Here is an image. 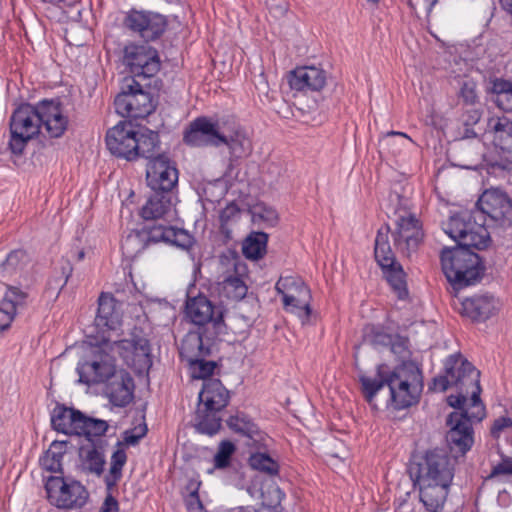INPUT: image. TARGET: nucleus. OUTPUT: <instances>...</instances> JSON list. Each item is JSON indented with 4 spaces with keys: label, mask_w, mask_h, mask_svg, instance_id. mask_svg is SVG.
I'll return each mask as SVG.
<instances>
[{
    "label": "nucleus",
    "mask_w": 512,
    "mask_h": 512,
    "mask_svg": "<svg viewBox=\"0 0 512 512\" xmlns=\"http://www.w3.org/2000/svg\"><path fill=\"white\" fill-rule=\"evenodd\" d=\"M480 371L461 354L450 355L445 361V373L433 379V389L444 392L448 386H471V398L468 409L451 412L446 425L449 430L446 442L454 457L464 456L474 443L472 421L480 422L486 415L485 406L480 399Z\"/></svg>",
    "instance_id": "f257e3e1"
},
{
    "label": "nucleus",
    "mask_w": 512,
    "mask_h": 512,
    "mask_svg": "<svg viewBox=\"0 0 512 512\" xmlns=\"http://www.w3.org/2000/svg\"><path fill=\"white\" fill-rule=\"evenodd\" d=\"M360 383L363 396L371 407L377 408L376 398L381 396L387 407L403 409L418 401L423 376L420 368L408 361L393 370L387 365H379L375 378L361 376Z\"/></svg>",
    "instance_id": "f03ea898"
},
{
    "label": "nucleus",
    "mask_w": 512,
    "mask_h": 512,
    "mask_svg": "<svg viewBox=\"0 0 512 512\" xmlns=\"http://www.w3.org/2000/svg\"><path fill=\"white\" fill-rule=\"evenodd\" d=\"M9 126V148L13 154H22L27 143L38 136L42 126L49 137H61L67 130L68 118L63 114L60 102L44 99L36 105L24 103L17 107Z\"/></svg>",
    "instance_id": "7ed1b4c3"
},
{
    "label": "nucleus",
    "mask_w": 512,
    "mask_h": 512,
    "mask_svg": "<svg viewBox=\"0 0 512 512\" xmlns=\"http://www.w3.org/2000/svg\"><path fill=\"white\" fill-rule=\"evenodd\" d=\"M472 247H445L440 259L444 275L455 290L474 285L484 275L485 266Z\"/></svg>",
    "instance_id": "20e7f679"
},
{
    "label": "nucleus",
    "mask_w": 512,
    "mask_h": 512,
    "mask_svg": "<svg viewBox=\"0 0 512 512\" xmlns=\"http://www.w3.org/2000/svg\"><path fill=\"white\" fill-rule=\"evenodd\" d=\"M444 232L457 242L458 246L484 250L491 244V238L483 215L478 210L460 211L443 223Z\"/></svg>",
    "instance_id": "39448f33"
},
{
    "label": "nucleus",
    "mask_w": 512,
    "mask_h": 512,
    "mask_svg": "<svg viewBox=\"0 0 512 512\" xmlns=\"http://www.w3.org/2000/svg\"><path fill=\"white\" fill-rule=\"evenodd\" d=\"M389 201L394 204L395 230L392 232L394 246L409 257L415 252L424 238L422 223L408 208V200L398 193H391Z\"/></svg>",
    "instance_id": "423d86ee"
},
{
    "label": "nucleus",
    "mask_w": 512,
    "mask_h": 512,
    "mask_svg": "<svg viewBox=\"0 0 512 512\" xmlns=\"http://www.w3.org/2000/svg\"><path fill=\"white\" fill-rule=\"evenodd\" d=\"M116 351L113 341L102 338L91 344L77 365L79 381L84 384L104 383L116 370Z\"/></svg>",
    "instance_id": "0eeeda50"
},
{
    "label": "nucleus",
    "mask_w": 512,
    "mask_h": 512,
    "mask_svg": "<svg viewBox=\"0 0 512 512\" xmlns=\"http://www.w3.org/2000/svg\"><path fill=\"white\" fill-rule=\"evenodd\" d=\"M147 85L136 78H124L121 91L114 100L117 114L133 119L149 116L156 104L150 92L145 89Z\"/></svg>",
    "instance_id": "6e6552de"
},
{
    "label": "nucleus",
    "mask_w": 512,
    "mask_h": 512,
    "mask_svg": "<svg viewBox=\"0 0 512 512\" xmlns=\"http://www.w3.org/2000/svg\"><path fill=\"white\" fill-rule=\"evenodd\" d=\"M390 231V226L388 224H385L378 230L375 239L374 255L392 290L399 299L404 300L409 294L405 280L406 275L401 264L397 262L394 253L391 250L388 241Z\"/></svg>",
    "instance_id": "1a4fd4ad"
},
{
    "label": "nucleus",
    "mask_w": 512,
    "mask_h": 512,
    "mask_svg": "<svg viewBox=\"0 0 512 512\" xmlns=\"http://www.w3.org/2000/svg\"><path fill=\"white\" fill-rule=\"evenodd\" d=\"M411 477L415 481H443L452 483L454 460L440 449L429 450L418 462L410 466Z\"/></svg>",
    "instance_id": "9d476101"
},
{
    "label": "nucleus",
    "mask_w": 512,
    "mask_h": 512,
    "mask_svg": "<svg viewBox=\"0 0 512 512\" xmlns=\"http://www.w3.org/2000/svg\"><path fill=\"white\" fill-rule=\"evenodd\" d=\"M45 489L49 502L59 509H81L89 498L84 485L79 481L66 480L63 477H50Z\"/></svg>",
    "instance_id": "9b49d317"
},
{
    "label": "nucleus",
    "mask_w": 512,
    "mask_h": 512,
    "mask_svg": "<svg viewBox=\"0 0 512 512\" xmlns=\"http://www.w3.org/2000/svg\"><path fill=\"white\" fill-rule=\"evenodd\" d=\"M123 64L131 76L140 81L154 77L161 68L158 51L147 44L126 45L123 50Z\"/></svg>",
    "instance_id": "f8f14e48"
},
{
    "label": "nucleus",
    "mask_w": 512,
    "mask_h": 512,
    "mask_svg": "<svg viewBox=\"0 0 512 512\" xmlns=\"http://www.w3.org/2000/svg\"><path fill=\"white\" fill-rule=\"evenodd\" d=\"M483 215V221L487 216L492 225L508 228L512 226V203L507 194L497 190H486L476 202V208Z\"/></svg>",
    "instance_id": "ddd939ff"
},
{
    "label": "nucleus",
    "mask_w": 512,
    "mask_h": 512,
    "mask_svg": "<svg viewBox=\"0 0 512 512\" xmlns=\"http://www.w3.org/2000/svg\"><path fill=\"white\" fill-rule=\"evenodd\" d=\"M226 123L209 117H198L193 120L189 128L184 132V142L193 147H206L221 145L225 140L224 130Z\"/></svg>",
    "instance_id": "4468645a"
},
{
    "label": "nucleus",
    "mask_w": 512,
    "mask_h": 512,
    "mask_svg": "<svg viewBox=\"0 0 512 512\" xmlns=\"http://www.w3.org/2000/svg\"><path fill=\"white\" fill-rule=\"evenodd\" d=\"M185 309L187 317L195 325H211L213 336L223 332L225 328L223 309L214 305L206 296L200 294L197 297L188 298Z\"/></svg>",
    "instance_id": "2eb2a0df"
},
{
    "label": "nucleus",
    "mask_w": 512,
    "mask_h": 512,
    "mask_svg": "<svg viewBox=\"0 0 512 512\" xmlns=\"http://www.w3.org/2000/svg\"><path fill=\"white\" fill-rule=\"evenodd\" d=\"M116 354L138 373L152 366L151 346L145 337L133 335L131 339L113 341Z\"/></svg>",
    "instance_id": "dca6fc26"
},
{
    "label": "nucleus",
    "mask_w": 512,
    "mask_h": 512,
    "mask_svg": "<svg viewBox=\"0 0 512 512\" xmlns=\"http://www.w3.org/2000/svg\"><path fill=\"white\" fill-rule=\"evenodd\" d=\"M124 25L148 42L159 39L166 31L168 22L159 13L132 9L126 14Z\"/></svg>",
    "instance_id": "f3484780"
},
{
    "label": "nucleus",
    "mask_w": 512,
    "mask_h": 512,
    "mask_svg": "<svg viewBox=\"0 0 512 512\" xmlns=\"http://www.w3.org/2000/svg\"><path fill=\"white\" fill-rule=\"evenodd\" d=\"M276 291L282 295L284 308L294 311L303 310L305 318L311 314L310 290L303 280L297 276L280 277L275 285Z\"/></svg>",
    "instance_id": "a211bd4d"
},
{
    "label": "nucleus",
    "mask_w": 512,
    "mask_h": 512,
    "mask_svg": "<svg viewBox=\"0 0 512 512\" xmlns=\"http://www.w3.org/2000/svg\"><path fill=\"white\" fill-rule=\"evenodd\" d=\"M146 181L152 191L173 194L178 183V169L167 155H158L147 164Z\"/></svg>",
    "instance_id": "6ab92c4d"
},
{
    "label": "nucleus",
    "mask_w": 512,
    "mask_h": 512,
    "mask_svg": "<svg viewBox=\"0 0 512 512\" xmlns=\"http://www.w3.org/2000/svg\"><path fill=\"white\" fill-rule=\"evenodd\" d=\"M449 155L455 166L476 169L484 159L485 146L479 136L461 135L450 148Z\"/></svg>",
    "instance_id": "aec40b11"
},
{
    "label": "nucleus",
    "mask_w": 512,
    "mask_h": 512,
    "mask_svg": "<svg viewBox=\"0 0 512 512\" xmlns=\"http://www.w3.org/2000/svg\"><path fill=\"white\" fill-rule=\"evenodd\" d=\"M137 128L128 121L119 122L106 134L108 150L116 157L133 161L134 144Z\"/></svg>",
    "instance_id": "412c9836"
},
{
    "label": "nucleus",
    "mask_w": 512,
    "mask_h": 512,
    "mask_svg": "<svg viewBox=\"0 0 512 512\" xmlns=\"http://www.w3.org/2000/svg\"><path fill=\"white\" fill-rule=\"evenodd\" d=\"M104 394L116 407H126L134 398L135 384L124 369H117L105 382Z\"/></svg>",
    "instance_id": "4be33fe9"
},
{
    "label": "nucleus",
    "mask_w": 512,
    "mask_h": 512,
    "mask_svg": "<svg viewBox=\"0 0 512 512\" xmlns=\"http://www.w3.org/2000/svg\"><path fill=\"white\" fill-rule=\"evenodd\" d=\"M29 264L30 259L24 250H13L0 264V278L15 281L20 286L28 288L31 284L28 270Z\"/></svg>",
    "instance_id": "5701e85b"
},
{
    "label": "nucleus",
    "mask_w": 512,
    "mask_h": 512,
    "mask_svg": "<svg viewBox=\"0 0 512 512\" xmlns=\"http://www.w3.org/2000/svg\"><path fill=\"white\" fill-rule=\"evenodd\" d=\"M144 246L149 243L164 242L184 250L189 249L193 244V237L184 229L173 226L153 225L145 233V238H141Z\"/></svg>",
    "instance_id": "b1692460"
},
{
    "label": "nucleus",
    "mask_w": 512,
    "mask_h": 512,
    "mask_svg": "<svg viewBox=\"0 0 512 512\" xmlns=\"http://www.w3.org/2000/svg\"><path fill=\"white\" fill-rule=\"evenodd\" d=\"M485 132L492 135L494 146L500 150L502 157L512 164V120L505 116L488 119Z\"/></svg>",
    "instance_id": "393cba45"
},
{
    "label": "nucleus",
    "mask_w": 512,
    "mask_h": 512,
    "mask_svg": "<svg viewBox=\"0 0 512 512\" xmlns=\"http://www.w3.org/2000/svg\"><path fill=\"white\" fill-rule=\"evenodd\" d=\"M108 443L104 439L91 441L79 448V462L83 471L100 476L106 464L105 449Z\"/></svg>",
    "instance_id": "a878e982"
},
{
    "label": "nucleus",
    "mask_w": 512,
    "mask_h": 512,
    "mask_svg": "<svg viewBox=\"0 0 512 512\" xmlns=\"http://www.w3.org/2000/svg\"><path fill=\"white\" fill-rule=\"evenodd\" d=\"M326 80V72L314 66L298 67L288 76L290 87L297 91L305 89L320 91L325 86Z\"/></svg>",
    "instance_id": "bb28decb"
},
{
    "label": "nucleus",
    "mask_w": 512,
    "mask_h": 512,
    "mask_svg": "<svg viewBox=\"0 0 512 512\" xmlns=\"http://www.w3.org/2000/svg\"><path fill=\"white\" fill-rule=\"evenodd\" d=\"M420 501L429 512H438L446 502L451 483L443 481H415Z\"/></svg>",
    "instance_id": "cd10ccee"
},
{
    "label": "nucleus",
    "mask_w": 512,
    "mask_h": 512,
    "mask_svg": "<svg viewBox=\"0 0 512 512\" xmlns=\"http://www.w3.org/2000/svg\"><path fill=\"white\" fill-rule=\"evenodd\" d=\"M496 311V301L488 294L475 295L461 302V314L473 322H484Z\"/></svg>",
    "instance_id": "c85d7f7f"
},
{
    "label": "nucleus",
    "mask_w": 512,
    "mask_h": 512,
    "mask_svg": "<svg viewBox=\"0 0 512 512\" xmlns=\"http://www.w3.org/2000/svg\"><path fill=\"white\" fill-rule=\"evenodd\" d=\"M117 302L118 300L111 293L100 294L95 317L96 327L102 330H115L120 326L122 314L117 307Z\"/></svg>",
    "instance_id": "c756f323"
},
{
    "label": "nucleus",
    "mask_w": 512,
    "mask_h": 512,
    "mask_svg": "<svg viewBox=\"0 0 512 512\" xmlns=\"http://www.w3.org/2000/svg\"><path fill=\"white\" fill-rule=\"evenodd\" d=\"M229 391L218 379H209L204 382L199 393V401L204 408L210 411H221L229 402Z\"/></svg>",
    "instance_id": "7c9ffc66"
},
{
    "label": "nucleus",
    "mask_w": 512,
    "mask_h": 512,
    "mask_svg": "<svg viewBox=\"0 0 512 512\" xmlns=\"http://www.w3.org/2000/svg\"><path fill=\"white\" fill-rule=\"evenodd\" d=\"M27 296V292L19 287L7 285V292L0 302V333L10 327L17 307L25 304Z\"/></svg>",
    "instance_id": "2f4dec72"
},
{
    "label": "nucleus",
    "mask_w": 512,
    "mask_h": 512,
    "mask_svg": "<svg viewBox=\"0 0 512 512\" xmlns=\"http://www.w3.org/2000/svg\"><path fill=\"white\" fill-rule=\"evenodd\" d=\"M211 354V339L204 332L190 331L181 342L180 355L187 362L198 358L207 357Z\"/></svg>",
    "instance_id": "473e14b6"
},
{
    "label": "nucleus",
    "mask_w": 512,
    "mask_h": 512,
    "mask_svg": "<svg viewBox=\"0 0 512 512\" xmlns=\"http://www.w3.org/2000/svg\"><path fill=\"white\" fill-rule=\"evenodd\" d=\"M133 160L143 157L150 162L158 155H163L160 152L159 134L148 128H137L135 144H134Z\"/></svg>",
    "instance_id": "72a5a7b5"
},
{
    "label": "nucleus",
    "mask_w": 512,
    "mask_h": 512,
    "mask_svg": "<svg viewBox=\"0 0 512 512\" xmlns=\"http://www.w3.org/2000/svg\"><path fill=\"white\" fill-rule=\"evenodd\" d=\"M173 194L163 191H153V194L142 206L140 215L145 220H157L172 212Z\"/></svg>",
    "instance_id": "f704fd0d"
},
{
    "label": "nucleus",
    "mask_w": 512,
    "mask_h": 512,
    "mask_svg": "<svg viewBox=\"0 0 512 512\" xmlns=\"http://www.w3.org/2000/svg\"><path fill=\"white\" fill-rule=\"evenodd\" d=\"M82 412L57 404L51 413L52 427L64 434H75L80 427Z\"/></svg>",
    "instance_id": "c9c22d12"
},
{
    "label": "nucleus",
    "mask_w": 512,
    "mask_h": 512,
    "mask_svg": "<svg viewBox=\"0 0 512 512\" xmlns=\"http://www.w3.org/2000/svg\"><path fill=\"white\" fill-rule=\"evenodd\" d=\"M224 134L225 140L221 141V144L228 146L232 158H243L251 153V141L243 131L226 125Z\"/></svg>",
    "instance_id": "e433bc0d"
},
{
    "label": "nucleus",
    "mask_w": 512,
    "mask_h": 512,
    "mask_svg": "<svg viewBox=\"0 0 512 512\" xmlns=\"http://www.w3.org/2000/svg\"><path fill=\"white\" fill-rule=\"evenodd\" d=\"M227 426L237 434L245 436L251 440L259 441L262 439L258 426L243 412H237L226 420Z\"/></svg>",
    "instance_id": "4c0bfd02"
},
{
    "label": "nucleus",
    "mask_w": 512,
    "mask_h": 512,
    "mask_svg": "<svg viewBox=\"0 0 512 512\" xmlns=\"http://www.w3.org/2000/svg\"><path fill=\"white\" fill-rule=\"evenodd\" d=\"M268 234L251 232L243 241V255L250 260H259L266 254Z\"/></svg>",
    "instance_id": "58836bf2"
},
{
    "label": "nucleus",
    "mask_w": 512,
    "mask_h": 512,
    "mask_svg": "<svg viewBox=\"0 0 512 512\" xmlns=\"http://www.w3.org/2000/svg\"><path fill=\"white\" fill-rule=\"evenodd\" d=\"M79 426L76 435L85 436L87 443L101 439L100 437L106 433L109 427L105 420L91 418L84 414H82Z\"/></svg>",
    "instance_id": "ea45409f"
},
{
    "label": "nucleus",
    "mask_w": 512,
    "mask_h": 512,
    "mask_svg": "<svg viewBox=\"0 0 512 512\" xmlns=\"http://www.w3.org/2000/svg\"><path fill=\"white\" fill-rule=\"evenodd\" d=\"M127 462V454L123 442H117V449L111 456V464L108 475L105 477V484L108 490L115 487L122 477V469Z\"/></svg>",
    "instance_id": "a19ab883"
},
{
    "label": "nucleus",
    "mask_w": 512,
    "mask_h": 512,
    "mask_svg": "<svg viewBox=\"0 0 512 512\" xmlns=\"http://www.w3.org/2000/svg\"><path fill=\"white\" fill-rule=\"evenodd\" d=\"M66 452V442L54 441L45 455L41 458V465L50 472L62 473V458Z\"/></svg>",
    "instance_id": "79ce46f5"
},
{
    "label": "nucleus",
    "mask_w": 512,
    "mask_h": 512,
    "mask_svg": "<svg viewBox=\"0 0 512 512\" xmlns=\"http://www.w3.org/2000/svg\"><path fill=\"white\" fill-rule=\"evenodd\" d=\"M491 91L495 94V103L503 111L512 112V82L496 78L492 81Z\"/></svg>",
    "instance_id": "37998d69"
},
{
    "label": "nucleus",
    "mask_w": 512,
    "mask_h": 512,
    "mask_svg": "<svg viewBox=\"0 0 512 512\" xmlns=\"http://www.w3.org/2000/svg\"><path fill=\"white\" fill-rule=\"evenodd\" d=\"M219 411H210L204 408L198 409L197 418L199 419L196 428L200 433L207 435L216 434L221 428V418L217 415Z\"/></svg>",
    "instance_id": "c03bdc74"
},
{
    "label": "nucleus",
    "mask_w": 512,
    "mask_h": 512,
    "mask_svg": "<svg viewBox=\"0 0 512 512\" xmlns=\"http://www.w3.org/2000/svg\"><path fill=\"white\" fill-rule=\"evenodd\" d=\"M249 465L252 469L264 472L268 475L277 474L279 465L267 453L256 452L250 455Z\"/></svg>",
    "instance_id": "a18cd8bd"
},
{
    "label": "nucleus",
    "mask_w": 512,
    "mask_h": 512,
    "mask_svg": "<svg viewBox=\"0 0 512 512\" xmlns=\"http://www.w3.org/2000/svg\"><path fill=\"white\" fill-rule=\"evenodd\" d=\"M222 293L231 300H242L247 294V286L242 279L237 276H230L222 283Z\"/></svg>",
    "instance_id": "49530a36"
},
{
    "label": "nucleus",
    "mask_w": 512,
    "mask_h": 512,
    "mask_svg": "<svg viewBox=\"0 0 512 512\" xmlns=\"http://www.w3.org/2000/svg\"><path fill=\"white\" fill-rule=\"evenodd\" d=\"M482 117V110L478 107L471 106L466 109L461 116L463 129L459 132L464 137L479 136V132L474 129Z\"/></svg>",
    "instance_id": "de8ad7c7"
},
{
    "label": "nucleus",
    "mask_w": 512,
    "mask_h": 512,
    "mask_svg": "<svg viewBox=\"0 0 512 512\" xmlns=\"http://www.w3.org/2000/svg\"><path fill=\"white\" fill-rule=\"evenodd\" d=\"M205 358L206 357H198L188 362L193 378L206 379L213 374L216 368V362L208 361Z\"/></svg>",
    "instance_id": "09e8293b"
},
{
    "label": "nucleus",
    "mask_w": 512,
    "mask_h": 512,
    "mask_svg": "<svg viewBox=\"0 0 512 512\" xmlns=\"http://www.w3.org/2000/svg\"><path fill=\"white\" fill-rule=\"evenodd\" d=\"M241 210L238 205L234 202L229 203L225 208H223L219 215L220 220V229L226 235L227 238H230L231 231L228 228V225L240 218Z\"/></svg>",
    "instance_id": "8fccbe9b"
},
{
    "label": "nucleus",
    "mask_w": 512,
    "mask_h": 512,
    "mask_svg": "<svg viewBox=\"0 0 512 512\" xmlns=\"http://www.w3.org/2000/svg\"><path fill=\"white\" fill-rule=\"evenodd\" d=\"M236 448L230 441H222L218 447V451L214 456V467L216 469H224L229 466L232 455Z\"/></svg>",
    "instance_id": "3c124183"
},
{
    "label": "nucleus",
    "mask_w": 512,
    "mask_h": 512,
    "mask_svg": "<svg viewBox=\"0 0 512 512\" xmlns=\"http://www.w3.org/2000/svg\"><path fill=\"white\" fill-rule=\"evenodd\" d=\"M253 221H262L268 226H275L278 222V214L271 207L257 205L253 211Z\"/></svg>",
    "instance_id": "603ef678"
},
{
    "label": "nucleus",
    "mask_w": 512,
    "mask_h": 512,
    "mask_svg": "<svg viewBox=\"0 0 512 512\" xmlns=\"http://www.w3.org/2000/svg\"><path fill=\"white\" fill-rule=\"evenodd\" d=\"M449 387H456L459 391L458 395H450L448 398H447V402L448 404L453 407V408H456L458 410H461L463 411L464 410V406L467 402V395L468 394H471V386L469 385H456V384H450L448 386Z\"/></svg>",
    "instance_id": "864d4df0"
},
{
    "label": "nucleus",
    "mask_w": 512,
    "mask_h": 512,
    "mask_svg": "<svg viewBox=\"0 0 512 512\" xmlns=\"http://www.w3.org/2000/svg\"><path fill=\"white\" fill-rule=\"evenodd\" d=\"M459 97L462 99L464 104L475 106L478 102L476 83L472 80L464 81L459 91Z\"/></svg>",
    "instance_id": "5fc2aeb1"
},
{
    "label": "nucleus",
    "mask_w": 512,
    "mask_h": 512,
    "mask_svg": "<svg viewBox=\"0 0 512 512\" xmlns=\"http://www.w3.org/2000/svg\"><path fill=\"white\" fill-rule=\"evenodd\" d=\"M146 424H141L123 433V447L125 445H136L147 434Z\"/></svg>",
    "instance_id": "6e6d98bb"
},
{
    "label": "nucleus",
    "mask_w": 512,
    "mask_h": 512,
    "mask_svg": "<svg viewBox=\"0 0 512 512\" xmlns=\"http://www.w3.org/2000/svg\"><path fill=\"white\" fill-rule=\"evenodd\" d=\"M510 428H512V419L510 417L501 416L494 420L490 434L494 439H499L500 435Z\"/></svg>",
    "instance_id": "4d7b16f0"
},
{
    "label": "nucleus",
    "mask_w": 512,
    "mask_h": 512,
    "mask_svg": "<svg viewBox=\"0 0 512 512\" xmlns=\"http://www.w3.org/2000/svg\"><path fill=\"white\" fill-rule=\"evenodd\" d=\"M188 489H190V493L188 498L186 499L187 508L190 511H202L203 504L198 495V485L191 484L190 486H188Z\"/></svg>",
    "instance_id": "13d9d810"
},
{
    "label": "nucleus",
    "mask_w": 512,
    "mask_h": 512,
    "mask_svg": "<svg viewBox=\"0 0 512 512\" xmlns=\"http://www.w3.org/2000/svg\"><path fill=\"white\" fill-rule=\"evenodd\" d=\"M378 337L381 338V342L384 344H391L392 351L394 353L401 354L405 350H407V339L399 338L397 341L392 342L391 337L384 334H379Z\"/></svg>",
    "instance_id": "bf43d9fd"
},
{
    "label": "nucleus",
    "mask_w": 512,
    "mask_h": 512,
    "mask_svg": "<svg viewBox=\"0 0 512 512\" xmlns=\"http://www.w3.org/2000/svg\"><path fill=\"white\" fill-rule=\"evenodd\" d=\"M394 138H399L401 140V144L402 145H406V144H409L412 142L411 138L408 137L405 133L403 132H395V131H390L388 132L385 137L383 139L380 140V143L383 145V146H391L393 145V140Z\"/></svg>",
    "instance_id": "052dcab7"
},
{
    "label": "nucleus",
    "mask_w": 512,
    "mask_h": 512,
    "mask_svg": "<svg viewBox=\"0 0 512 512\" xmlns=\"http://www.w3.org/2000/svg\"><path fill=\"white\" fill-rule=\"evenodd\" d=\"M499 475H512V459H504L502 462L494 466L489 475V478H493Z\"/></svg>",
    "instance_id": "680f3d73"
},
{
    "label": "nucleus",
    "mask_w": 512,
    "mask_h": 512,
    "mask_svg": "<svg viewBox=\"0 0 512 512\" xmlns=\"http://www.w3.org/2000/svg\"><path fill=\"white\" fill-rule=\"evenodd\" d=\"M72 273V266L69 262L66 263L65 266L62 267V276L59 279L51 280L49 282V286L52 287L55 282L54 288H58L62 290L63 287L67 284L69 277Z\"/></svg>",
    "instance_id": "e2e57ef3"
},
{
    "label": "nucleus",
    "mask_w": 512,
    "mask_h": 512,
    "mask_svg": "<svg viewBox=\"0 0 512 512\" xmlns=\"http://www.w3.org/2000/svg\"><path fill=\"white\" fill-rule=\"evenodd\" d=\"M254 85L260 95L268 96L269 84L266 75L263 72L254 78Z\"/></svg>",
    "instance_id": "0e129e2a"
},
{
    "label": "nucleus",
    "mask_w": 512,
    "mask_h": 512,
    "mask_svg": "<svg viewBox=\"0 0 512 512\" xmlns=\"http://www.w3.org/2000/svg\"><path fill=\"white\" fill-rule=\"evenodd\" d=\"M117 511H118V502L112 495L109 494L106 497L99 512H117Z\"/></svg>",
    "instance_id": "69168bd1"
},
{
    "label": "nucleus",
    "mask_w": 512,
    "mask_h": 512,
    "mask_svg": "<svg viewBox=\"0 0 512 512\" xmlns=\"http://www.w3.org/2000/svg\"><path fill=\"white\" fill-rule=\"evenodd\" d=\"M43 2L45 3H50V4H59L61 2L63 3H66L68 5H72L73 3L77 2V0H42Z\"/></svg>",
    "instance_id": "338daca9"
},
{
    "label": "nucleus",
    "mask_w": 512,
    "mask_h": 512,
    "mask_svg": "<svg viewBox=\"0 0 512 512\" xmlns=\"http://www.w3.org/2000/svg\"><path fill=\"white\" fill-rule=\"evenodd\" d=\"M286 11H287V7L284 3L276 5V7H275V12L279 15H284L286 13Z\"/></svg>",
    "instance_id": "774afa93"
}]
</instances>
